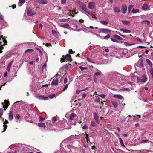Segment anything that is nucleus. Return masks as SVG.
Listing matches in <instances>:
<instances>
[{
    "label": "nucleus",
    "instance_id": "20e7f679",
    "mask_svg": "<svg viewBox=\"0 0 153 153\" xmlns=\"http://www.w3.org/2000/svg\"><path fill=\"white\" fill-rule=\"evenodd\" d=\"M88 7L90 9H93L95 7V3L93 2L89 3L88 4Z\"/></svg>",
    "mask_w": 153,
    "mask_h": 153
},
{
    "label": "nucleus",
    "instance_id": "c9c22d12",
    "mask_svg": "<svg viewBox=\"0 0 153 153\" xmlns=\"http://www.w3.org/2000/svg\"><path fill=\"white\" fill-rule=\"evenodd\" d=\"M47 67V65L46 63H45L44 64L43 66H42V70L43 71L44 70H46V68Z\"/></svg>",
    "mask_w": 153,
    "mask_h": 153
},
{
    "label": "nucleus",
    "instance_id": "c03bdc74",
    "mask_svg": "<svg viewBox=\"0 0 153 153\" xmlns=\"http://www.w3.org/2000/svg\"><path fill=\"white\" fill-rule=\"evenodd\" d=\"M57 120V118L54 117H53L52 118V121L53 122H54L55 121H56Z\"/></svg>",
    "mask_w": 153,
    "mask_h": 153
},
{
    "label": "nucleus",
    "instance_id": "6ab92c4d",
    "mask_svg": "<svg viewBox=\"0 0 153 153\" xmlns=\"http://www.w3.org/2000/svg\"><path fill=\"white\" fill-rule=\"evenodd\" d=\"M120 31H123V32L125 33H130L131 32L130 30H129L124 29L122 28L120 29Z\"/></svg>",
    "mask_w": 153,
    "mask_h": 153
},
{
    "label": "nucleus",
    "instance_id": "69168bd1",
    "mask_svg": "<svg viewBox=\"0 0 153 153\" xmlns=\"http://www.w3.org/2000/svg\"><path fill=\"white\" fill-rule=\"evenodd\" d=\"M35 97L37 98H38V99H39V97H40V96H39L38 95H35Z\"/></svg>",
    "mask_w": 153,
    "mask_h": 153
},
{
    "label": "nucleus",
    "instance_id": "2f4dec72",
    "mask_svg": "<svg viewBox=\"0 0 153 153\" xmlns=\"http://www.w3.org/2000/svg\"><path fill=\"white\" fill-rule=\"evenodd\" d=\"M139 9H134L133 8V9L132 10L131 12L132 13H137V12H139Z\"/></svg>",
    "mask_w": 153,
    "mask_h": 153
},
{
    "label": "nucleus",
    "instance_id": "6e6552de",
    "mask_svg": "<svg viewBox=\"0 0 153 153\" xmlns=\"http://www.w3.org/2000/svg\"><path fill=\"white\" fill-rule=\"evenodd\" d=\"M127 7L126 6L123 5L122 6V7L121 8V11L123 13H125L126 10H127Z\"/></svg>",
    "mask_w": 153,
    "mask_h": 153
},
{
    "label": "nucleus",
    "instance_id": "4468645a",
    "mask_svg": "<svg viewBox=\"0 0 153 153\" xmlns=\"http://www.w3.org/2000/svg\"><path fill=\"white\" fill-rule=\"evenodd\" d=\"M38 2L40 4L45 5L48 3V1L47 0H38Z\"/></svg>",
    "mask_w": 153,
    "mask_h": 153
},
{
    "label": "nucleus",
    "instance_id": "cd10ccee",
    "mask_svg": "<svg viewBox=\"0 0 153 153\" xmlns=\"http://www.w3.org/2000/svg\"><path fill=\"white\" fill-rule=\"evenodd\" d=\"M122 22L123 24L127 25H129L130 24V22L129 21L124 20H122Z\"/></svg>",
    "mask_w": 153,
    "mask_h": 153
},
{
    "label": "nucleus",
    "instance_id": "e2e57ef3",
    "mask_svg": "<svg viewBox=\"0 0 153 153\" xmlns=\"http://www.w3.org/2000/svg\"><path fill=\"white\" fill-rule=\"evenodd\" d=\"M67 20V19H62V21L64 22H66Z\"/></svg>",
    "mask_w": 153,
    "mask_h": 153
},
{
    "label": "nucleus",
    "instance_id": "774afa93",
    "mask_svg": "<svg viewBox=\"0 0 153 153\" xmlns=\"http://www.w3.org/2000/svg\"><path fill=\"white\" fill-rule=\"evenodd\" d=\"M105 51L106 52H108L109 51V50L108 48H106L105 49Z\"/></svg>",
    "mask_w": 153,
    "mask_h": 153
},
{
    "label": "nucleus",
    "instance_id": "39448f33",
    "mask_svg": "<svg viewBox=\"0 0 153 153\" xmlns=\"http://www.w3.org/2000/svg\"><path fill=\"white\" fill-rule=\"evenodd\" d=\"M4 103L5 104L4 105H3V107L4 108V110H6V109L7 108L9 104V102L8 101L5 100H4Z\"/></svg>",
    "mask_w": 153,
    "mask_h": 153
},
{
    "label": "nucleus",
    "instance_id": "ddd939ff",
    "mask_svg": "<svg viewBox=\"0 0 153 153\" xmlns=\"http://www.w3.org/2000/svg\"><path fill=\"white\" fill-rule=\"evenodd\" d=\"M102 75V72L99 70L97 69L96 72L94 74L95 76H98Z\"/></svg>",
    "mask_w": 153,
    "mask_h": 153
},
{
    "label": "nucleus",
    "instance_id": "8fccbe9b",
    "mask_svg": "<svg viewBox=\"0 0 153 153\" xmlns=\"http://www.w3.org/2000/svg\"><path fill=\"white\" fill-rule=\"evenodd\" d=\"M25 0H19V2L20 3L22 4L24 3Z\"/></svg>",
    "mask_w": 153,
    "mask_h": 153
},
{
    "label": "nucleus",
    "instance_id": "c756f323",
    "mask_svg": "<svg viewBox=\"0 0 153 153\" xmlns=\"http://www.w3.org/2000/svg\"><path fill=\"white\" fill-rule=\"evenodd\" d=\"M38 125L40 127H45L46 126L45 124L44 123H39L38 124Z\"/></svg>",
    "mask_w": 153,
    "mask_h": 153
},
{
    "label": "nucleus",
    "instance_id": "7c9ffc66",
    "mask_svg": "<svg viewBox=\"0 0 153 153\" xmlns=\"http://www.w3.org/2000/svg\"><path fill=\"white\" fill-rule=\"evenodd\" d=\"M98 116L96 113H94V118L96 121H98Z\"/></svg>",
    "mask_w": 153,
    "mask_h": 153
},
{
    "label": "nucleus",
    "instance_id": "2eb2a0df",
    "mask_svg": "<svg viewBox=\"0 0 153 153\" xmlns=\"http://www.w3.org/2000/svg\"><path fill=\"white\" fill-rule=\"evenodd\" d=\"M76 114L74 113H72L69 116V119L71 120H74L75 118L76 117Z\"/></svg>",
    "mask_w": 153,
    "mask_h": 153
},
{
    "label": "nucleus",
    "instance_id": "72a5a7b5",
    "mask_svg": "<svg viewBox=\"0 0 153 153\" xmlns=\"http://www.w3.org/2000/svg\"><path fill=\"white\" fill-rule=\"evenodd\" d=\"M55 96V94H54L49 95L48 97L50 98H54Z\"/></svg>",
    "mask_w": 153,
    "mask_h": 153
},
{
    "label": "nucleus",
    "instance_id": "5701e85b",
    "mask_svg": "<svg viewBox=\"0 0 153 153\" xmlns=\"http://www.w3.org/2000/svg\"><path fill=\"white\" fill-rule=\"evenodd\" d=\"M82 10L85 12H87L88 13V12H89L88 10L86 8V7L83 4L82 6Z\"/></svg>",
    "mask_w": 153,
    "mask_h": 153
},
{
    "label": "nucleus",
    "instance_id": "6e6d98bb",
    "mask_svg": "<svg viewBox=\"0 0 153 153\" xmlns=\"http://www.w3.org/2000/svg\"><path fill=\"white\" fill-rule=\"evenodd\" d=\"M68 81V79L67 78H65L64 80V83L65 84H66L67 83Z\"/></svg>",
    "mask_w": 153,
    "mask_h": 153
},
{
    "label": "nucleus",
    "instance_id": "a211bd4d",
    "mask_svg": "<svg viewBox=\"0 0 153 153\" xmlns=\"http://www.w3.org/2000/svg\"><path fill=\"white\" fill-rule=\"evenodd\" d=\"M142 24H147L149 25L150 24V21L147 20L143 21L141 22Z\"/></svg>",
    "mask_w": 153,
    "mask_h": 153
},
{
    "label": "nucleus",
    "instance_id": "423d86ee",
    "mask_svg": "<svg viewBox=\"0 0 153 153\" xmlns=\"http://www.w3.org/2000/svg\"><path fill=\"white\" fill-rule=\"evenodd\" d=\"M142 8L144 10H149L150 9V7L147 4H143L142 6Z\"/></svg>",
    "mask_w": 153,
    "mask_h": 153
},
{
    "label": "nucleus",
    "instance_id": "473e14b6",
    "mask_svg": "<svg viewBox=\"0 0 153 153\" xmlns=\"http://www.w3.org/2000/svg\"><path fill=\"white\" fill-rule=\"evenodd\" d=\"M149 71L153 78V68L152 67L150 68L149 69Z\"/></svg>",
    "mask_w": 153,
    "mask_h": 153
},
{
    "label": "nucleus",
    "instance_id": "338daca9",
    "mask_svg": "<svg viewBox=\"0 0 153 153\" xmlns=\"http://www.w3.org/2000/svg\"><path fill=\"white\" fill-rule=\"evenodd\" d=\"M149 50H147V49H146V50L145 51V53H146V54H148V52H149Z\"/></svg>",
    "mask_w": 153,
    "mask_h": 153
},
{
    "label": "nucleus",
    "instance_id": "49530a36",
    "mask_svg": "<svg viewBox=\"0 0 153 153\" xmlns=\"http://www.w3.org/2000/svg\"><path fill=\"white\" fill-rule=\"evenodd\" d=\"M94 81V82L97 83V78L96 76H95L93 77Z\"/></svg>",
    "mask_w": 153,
    "mask_h": 153
},
{
    "label": "nucleus",
    "instance_id": "f3484780",
    "mask_svg": "<svg viewBox=\"0 0 153 153\" xmlns=\"http://www.w3.org/2000/svg\"><path fill=\"white\" fill-rule=\"evenodd\" d=\"M48 99V97H45L43 95H40L39 97V100H46Z\"/></svg>",
    "mask_w": 153,
    "mask_h": 153
},
{
    "label": "nucleus",
    "instance_id": "a19ab883",
    "mask_svg": "<svg viewBox=\"0 0 153 153\" xmlns=\"http://www.w3.org/2000/svg\"><path fill=\"white\" fill-rule=\"evenodd\" d=\"M100 101V99L99 98H96L94 100V102H99Z\"/></svg>",
    "mask_w": 153,
    "mask_h": 153
},
{
    "label": "nucleus",
    "instance_id": "0e129e2a",
    "mask_svg": "<svg viewBox=\"0 0 153 153\" xmlns=\"http://www.w3.org/2000/svg\"><path fill=\"white\" fill-rule=\"evenodd\" d=\"M7 72H5L4 73V77H6L7 75Z\"/></svg>",
    "mask_w": 153,
    "mask_h": 153
},
{
    "label": "nucleus",
    "instance_id": "9b49d317",
    "mask_svg": "<svg viewBox=\"0 0 153 153\" xmlns=\"http://www.w3.org/2000/svg\"><path fill=\"white\" fill-rule=\"evenodd\" d=\"M13 112L11 111L10 112L9 115V119L10 120H12L13 119Z\"/></svg>",
    "mask_w": 153,
    "mask_h": 153
},
{
    "label": "nucleus",
    "instance_id": "0eeeda50",
    "mask_svg": "<svg viewBox=\"0 0 153 153\" xmlns=\"http://www.w3.org/2000/svg\"><path fill=\"white\" fill-rule=\"evenodd\" d=\"M8 123H9L8 121V120H5V121L4 122V123H3L4 125L3 126L4 127V128H3L4 129H3V131H2V132H4L5 131V130L7 128V126L5 124H8Z\"/></svg>",
    "mask_w": 153,
    "mask_h": 153
},
{
    "label": "nucleus",
    "instance_id": "f704fd0d",
    "mask_svg": "<svg viewBox=\"0 0 153 153\" xmlns=\"http://www.w3.org/2000/svg\"><path fill=\"white\" fill-rule=\"evenodd\" d=\"M22 102L19 101H17V102H16L14 103V105H16V104L17 103H18V105L19 106V105H21V103Z\"/></svg>",
    "mask_w": 153,
    "mask_h": 153
},
{
    "label": "nucleus",
    "instance_id": "e433bc0d",
    "mask_svg": "<svg viewBox=\"0 0 153 153\" xmlns=\"http://www.w3.org/2000/svg\"><path fill=\"white\" fill-rule=\"evenodd\" d=\"M96 126V124L95 122L94 121H92L91 123V126H92V127H94Z\"/></svg>",
    "mask_w": 153,
    "mask_h": 153
},
{
    "label": "nucleus",
    "instance_id": "f03ea898",
    "mask_svg": "<svg viewBox=\"0 0 153 153\" xmlns=\"http://www.w3.org/2000/svg\"><path fill=\"white\" fill-rule=\"evenodd\" d=\"M99 32L102 33L106 34L110 33L111 32V30L106 28H101L99 29Z\"/></svg>",
    "mask_w": 153,
    "mask_h": 153
},
{
    "label": "nucleus",
    "instance_id": "ea45409f",
    "mask_svg": "<svg viewBox=\"0 0 153 153\" xmlns=\"http://www.w3.org/2000/svg\"><path fill=\"white\" fill-rule=\"evenodd\" d=\"M110 37H111V36L109 34H108V35L105 36L104 37L103 39H108Z\"/></svg>",
    "mask_w": 153,
    "mask_h": 153
},
{
    "label": "nucleus",
    "instance_id": "7ed1b4c3",
    "mask_svg": "<svg viewBox=\"0 0 153 153\" xmlns=\"http://www.w3.org/2000/svg\"><path fill=\"white\" fill-rule=\"evenodd\" d=\"M54 79L52 81L51 85H58L59 82L58 79L55 76L54 77Z\"/></svg>",
    "mask_w": 153,
    "mask_h": 153
},
{
    "label": "nucleus",
    "instance_id": "aec40b11",
    "mask_svg": "<svg viewBox=\"0 0 153 153\" xmlns=\"http://www.w3.org/2000/svg\"><path fill=\"white\" fill-rule=\"evenodd\" d=\"M60 26L61 27H63L64 28H68L69 26V25L68 24L65 23L63 25H61Z\"/></svg>",
    "mask_w": 153,
    "mask_h": 153
},
{
    "label": "nucleus",
    "instance_id": "603ef678",
    "mask_svg": "<svg viewBox=\"0 0 153 153\" xmlns=\"http://www.w3.org/2000/svg\"><path fill=\"white\" fill-rule=\"evenodd\" d=\"M148 140H147V139L144 140H143L142 141H141V143H144L146 142H148Z\"/></svg>",
    "mask_w": 153,
    "mask_h": 153
},
{
    "label": "nucleus",
    "instance_id": "09e8293b",
    "mask_svg": "<svg viewBox=\"0 0 153 153\" xmlns=\"http://www.w3.org/2000/svg\"><path fill=\"white\" fill-rule=\"evenodd\" d=\"M68 87V84H66L64 88L63 89V91H65L66 89Z\"/></svg>",
    "mask_w": 153,
    "mask_h": 153
},
{
    "label": "nucleus",
    "instance_id": "de8ad7c7",
    "mask_svg": "<svg viewBox=\"0 0 153 153\" xmlns=\"http://www.w3.org/2000/svg\"><path fill=\"white\" fill-rule=\"evenodd\" d=\"M98 95L99 96H100L101 97H102V98H105L106 96V95L105 94H101L100 95Z\"/></svg>",
    "mask_w": 153,
    "mask_h": 153
},
{
    "label": "nucleus",
    "instance_id": "bf43d9fd",
    "mask_svg": "<svg viewBox=\"0 0 153 153\" xmlns=\"http://www.w3.org/2000/svg\"><path fill=\"white\" fill-rule=\"evenodd\" d=\"M15 117L17 119H19L20 117V116L19 114H17L16 115Z\"/></svg>",
    "mask_w": 153,
    "mask_h": 153
},
{
    "label": "nucleus",
    "instance_id": "c85d7f7f",
    "mask_svg": "<svg viewBox=\"0 0 153 153\" xmlns=\"http://www.w3.org/2000/svg\"><path fill=\"white\" fill-rule=\"evenodd\" d=\"M100 22L103 25H106L108 23V22L105 21L101 20Z\"/></svg>",
    "mask_w": 153,
    "mask_h": 153
},
{
    "label": "nucleus",
    "instance_id": "052dcab7",
    "mask_svg": "<svg viewBox=\"0 0 153 153\" xmlns=\"http://www.w3.org/2000/svg\"><path fill=\"white\" fill-rule=\"evenodd\" d=\"M2 114H3L2 110H0V117H1Z\"/></svg>",
    "mask_w": 153,
    "mask_h": 153
},
{
    "label": "nucleus",
    "instance_id": "bb28decb",
    "mask_svg": "<svg viewBox=\"0 0 153 153\" xmlns=\"http://www.w3.org/2000/svg\"><path fill=\"white\" fill-rule=\"evenodd\" d=\"M146 61L147 63L149 65L150 68L152 67V64L151 61L148 59H146Z\"/></svg>",
    "mask_w": 153,
    "mask_h": 153
},
{
    "label": "nucleus",
    "instance_id": "a878e982",
    "mask_svg": "<svg viewBox=\"0 0 153 153\" xmlns=\"http://www.w3.org/2000/svg\"><path fill=\"white\" fill-rule=\"evenodd\" d=\"M113 36L115 39H118L119 40H122L123 39L121 37L116 35H113Z\"/></svg>",
    "mask_w": 153,
    "mask_h": 153
},
{
    "label": "nucleus",
    "instance_id": "3c124183",
    "mask_svg": "<svg viewBox=\"0 0 153 153\" xmlns=\"http://www.w3.org/2000/svg\"><path fill=\"white\" fill-rule=\"evenodd\" d=\"M88 128V126L86 125H84L82 127V129H85Z\"/></svg>",
    "mask_w": 153,
    "mask_h": 153
},
{
    "label": "nucleus",
    "instance_id": "a18cd8bd",
    "mask_svg": "<svg viewBox=\"0 0 153 153\" xmlns=\"http://www.w3.org/2000/svg\"><path fill=\"white\" fill-rule=\"evenodd\" d=\"M66 2V0H61V3L62 4H65Z\"/></svg>",
    "mask_w": 153,
    "mask_h": 153
},
{
    "label": "nucleus",
    "instance_id": "f8f14e48",
    "mask_svg": "<svg viewBox=\"0 0 153 153\" xmlns=\"http://www.w3.org/2000/svg\"><path fill=\"white\" fill-rule=\"evenodd\" d=\"M147 79V77L145 75H144L141 77V81L143 82H145L146 81Z\"/></svg>",
    "mask_w": 153,
    "mask_h": 153
},
{
    "label": "nucleus",
    "instance_id": "9d476101",
    "mask_svg": "<svg viewBox=\"0 0 153 153\" xmlns=\"http://www.w3.org/2000/svg\"><path fill=\"white\" fill-rule=\"evenodd\" d=\"M95 13V12H88V14L91 15L92 16V18H94L96 20H97V18L94 15V14Z\"/></svg>",
    "mask_w": 153,
    "mask_h": 153
},
{
    "label": "nucleus",
    "instance_id": "f257e3e1",
    "mask_svg": "<svg viewBox=\"0 0 153 153\" xmlns=\"http://www.w3.org/2000/svg\"><path fill=\"white\" fill-rule=\"evenodd\" d=\"M65 59L69 61H71V56L68 54L66 55L65 56H63L62 58H61V62H64Z\"/></svg>",
    "mask_w": 153,
    "mask_h": 153
},
{
    "label": "nucleus",
    "instance_id": "5fc2aeb1",
    "mask_svg": "<svg viewBox=\"0 0 153 153\" xmlns=\"http://www.w3.org/2000/svg\"><path fill=\"white\" fill-rule=\"evenodd\" d=\"M111 39L113 42H117V40L115 39H112V38H111Z\"/></svg>",
    "mask_w": 153,
    "mask_h": 153
},
{
    "label": "nucleus",
    "instance_id": "864d4df0",
    "mask_svg": "<svg viewBox=\"0 0 153 153\" xmlns=\"http://www.w3.org/2000/svg\"><path fill=\"white\" fill-rule=\"evenodd\" d=\"M82 91L81 90H77L76 91V93L77 94H79L80 93V92Z\"/></svg>",
    "mask_w": 153,
    "mask_h": 153
},
{
    "label": "nucleus",
    "instance_id": "58836bf2",
    "mask_svg": "<svg viewBox=\"0 0 153 153\" xmlns=\"http://www.w3.org/2000/svg\"><path fill=\"white\" fill-rule=\"evenodd\" d=\"M34 51L32 49H28L25 50V52L26 53L29 51L33 52Z\"/></svg>",
    "mask_w": 153,
    "mask_h": 153
},
{
    "label": "nucleus",
    "instance_id": "13d9d810",
    "mask_svg": "<svg viewBox=\"0 0 153 153\" xmlns=\"http://www.w3.org/2000/svg\"><path fill=\"white\" fill-rule=\"evenodd\" d=\"M86 94L85 93H84L82 95V97L83 98H85L86 96Z\"/></svg>",
    "mask_w": 153,
    "mask_h": 153
},
{
    "label": "nucleus",
    "instance_id": "b1692460",
    "mask_svg": "<svg viewBox=\"0 0 153 153\" xmlns=\"http://www.w3.org/2000/svg\"><path fill=\"white\" fill-rule=\"evenodd\" d=\"M114 97L121 99L123 98V97L120 95H114L113 96Z\"/></svg>",
    "mask_w": 153,
    "mask_h": 153
},
{
    "label": "nucleus",
    "instance_id": "37998d69",
    "mask_svg": "<svg viewBox=\"0 0 153 153\" xmlns=\"http://www.w3.org/2000/svg\"><path fill=\"white\" fill-rule=\"evenodd\" d=\"M67 147L68 148L70 149V150H71L72 149H74V147L73 146H71L70 145H68L67 146Z\"/></svg>",
    "mask_w": 153,
    "mask_h": 153
},
{
    "label": "nucleus",
    "instance_id": "4be33fe9",
    "mask_svg": "<svg viewBox=\"0 0 153 153\" xmlns=\"http://www.w3.org/2000/svg\"><path fill=\"white\" fill-rule=\"evenodd\" d=\"M114 12L120 13V9L117 7H115L114 8Z\"/></svg>",
    "mask_w": 153,
    "mask_h": 153
},
{
    "label": "nucleus",
    "instance_id": "393cba45",
    "mask_svg": "<svg viewBox=\"0 0 153 153\" xmlns=\"http://www.w3.org/2000/svg\"><path fill=\"white\" fill-rule=\"evenodd\" d=\"M13 62V61H11V62H10L9 63V64L7 66V71H9L10 70V69L11 66Z\"/></svg>",
    "mask_w": 153,
    "mask_h": 153
},
{
    "label": "nucleus",
    "instance_id": "412c9836",
    "mask_svg": "<svg viewBox=\"0 0 153 153\" xmlns=\"http://www.w3.org/2000/svg\"><path fill=\"white\" fill-rule=\"evenodd\" d=\"M119 140L120 143V145L123 147H125V146L124 144L123 141L122 140V139L120 137H119Z\"/></svg>",
    "mask_w": 153,
    "mask_h": 153
},
{
    "label": "nucleus",
    "instance_id": "1a4fd4ad",
    "mask_svg": "<svg viewBox=\"0 0 153 153\" xmlns=\"http://www.w3.org/2000/svg\"><path fill=\"white\" fill-rule=\"evenodd\" d=\"M27 13L29 16H32L35 14V13L33 12L32 10L28 9L27 10Z\"/></svg>",
    "mask_w": 153,
    "mask_h": 153
},
{
    "label": "nucleus",
    "instance_id": "79ce46f5",
    "mask_svg": "<svg viewBox=\"0 0 153 153\" xmlns=\"http://www.w3.org/2000/svg\"><path fill=\"white\" fill-rule=\"evenodd\" d=\"M79 68L82 71H83L84 70H86L87 69V68L86 67H82L81 66H80L79 67Z\"/></svg>",
    "mask_w": 153,
    "mask_h": 153
},
{
    "label": "nucleus",
    "instance_id": "680f3d73",
    "mask_svg": "<svg viewBox=\"0 0 153 153\" xmlns=\"http://www.w3.org/2000/svg\"><path fill=\"white\" fill-rule=\"evenodd\" d=\"M69 53H73V51H72V49H70L69 51Z\"/></svg>",
    "mask_w": 153,
    "mask_h": 153
},
{
    "label": "nucleus",
    "instance_id": "4d7b16f0",
    "mask_svg": "<svg viewBox=\"0 0 153 153\" xmlns=\"http://www.w3.org/2000/svg\"><path fill=\"white\" fill-rule=\"evenodd\" d=\"M44 120V119L43 118L41 117H39V120L41 121H42Z\"/></svg>",
    "mask_w": 153,
    "mask_h": 153
},
{
    "label": "nucleus",
    "instance_id": "dca6fc26",
    "mask_svg": "<svg viewBox=\"0 0 153 153\" xmlns=\"http://www.w3.org/2000/svg\"><path fill=\"white\" fill-rule=\"evenodd\" d=\"M111 102L115 108H117L118 106V104L117 102L115 100H112Z\"/></svg>",
    "mask_w": 153,
    "mask_h": 153
},
{
    "label": "nucleus",
    "instance_id": "4c0bfd02",
    "mask_svg": "<svg viewBox=\"0 0 153 153\" xmlns=\"http://www.w3.org/2000/svg\"><path fill=\"white\" fill-rule=\"evenodd\" d=\"M133 5H130L128 7V10L129 12L131 11V9L133 8Z\"/></svg>",
    "mask_w": 153,
    "mask_h": 153
}]
</instances>
